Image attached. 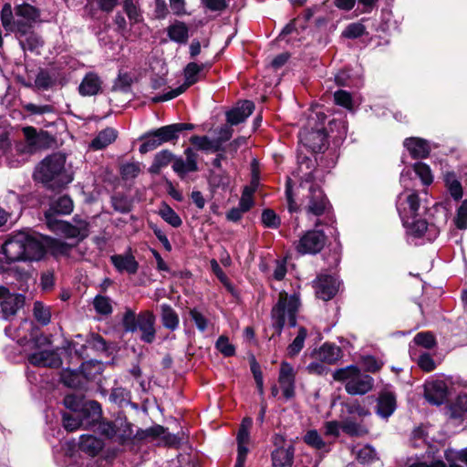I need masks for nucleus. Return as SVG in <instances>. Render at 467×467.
I'll return each instance as SVG.
<instances>
[{"mask_svg":"<svg viewBox=\"0 0 467 467\" xmlns=\"http://www.w3.org/2000/svg\"><path fill=\"white\" fill-rule=\"evenodd\" d=\"M28 361L30 364L36 367L49 368H58L62 363L59 355L50 349H44L30 354L28 356Z\"/></svg>","mask_w":467,"mask_h":467,"instance_id":"a211bd4d","label":"nucleus"},{"mask_svg":"<svg viewBox=\"0 0 467 467\" xmlns=\"http://www.w3.org/2000/svg\"><path fill=\"white\" fill-rule=\"evenodd\" d=\"M161 308V321L162 325L171 330H175L179 326V317L175 310L167 304H163Z\"/></svg>","mask_w":467,"mask_h":467,"instance_id":"72a5a7b5","label":"nucleus"},{"mask_svg":"<svg viewBox=\"0 0 467 467\" xmlns=\"http://www.w3.org/2000/svg\"><path fill=\"white\" fill-rule=\"evenodd\" d=\"M190 142L199 150L213 152L220 150V141L207 136H192Z\"/></svg>","mask_w":467,"mask_h":467,"instance_id":"473e14b6","label":"nucleus"},{"mask_svg":"<svg viewBox=\"0 0 467 467\" xmlns=\"http://www.w3.org/2000/svg\"><path fill=\"white\" fill-rule=\"evenodd\" d=\"M102 80L94 72H88L83 78L78 86V92L81 96H95L101 90Z\"/></svg>","mask_w":467,"mask_h":467,"instance_id":"b1692460","label":"nucleus"},{"mask_svg":"<svg viewBox=\"0 0 467 467\" xmlns=\"http://www.w3.org/2000/svg\"><path fill=\"white\" fill-rule=\"evenodd\" d=\"M102 417L100 404L95 400L86 401L77 416L69 413L63 415V426L68 431H74L82 427L91 429L93 424Z\"/></svg>","mask_w":467,"mask_h":467,"instance_id":"0eeeda50","label":"nucleus"},{"mask_svg":"<svg viewBox=\"0 0 467 467\" xmlns=\"http://www.w3.org/2000/svg\"><path fill=\"white\" fill-rule=\"evenodd\" d=\"M254 188L252 186H245L242 197L239 202V207L242 208L243 212H247L254 204L253 194Z\"/></svg>","mask_w":467,"mask_h":467,"instance_id":"603ef678","label":"nucleus"},{"mask_svg":"<svg viewBox=\"0 0 467 467\" xmlns=\"http://www.w3.org/2000/svg\"><path fill=\"white\" fill-rule=\"evenodd\" d=\"M110 261L119 272L134 275L139 269V263L131 254H114Z\"/></svg>","mask_w":467,"mask_h":467,"instance_id":"a878e982","label":"nucleus"},{"mask_svg":"<svg viewBox=\"0 0 467 467\" xmlns=\"http://www.w3.org/2000/svg\"><path fill=\"white\" fill-rule=\"evenodd\" d=\"M278 383L286 400L295 396L296 372L293 366L286 361L281 363Z\"/></svg>","mask_w":467,"mask_h":467,"instance_id":"2eb2a0df","label":"nucleus"},{"mask_svg":"<svg viewBox=\"0 0 467 467\" xmlns=\"http://www.w3.org/2000/svg\"><path fill=\"white\" fill-rule=\"evenodd\" d=\"M62 381L70 388H78L82 384V377L78 372L67 370L62 374Z\"/></svg>","mask_w":467,"mask_h":467,"instance_id":"864d4df0","label":"nucleus"},{"mask_svg":"<svg viewBox=\"0 0 467 467\" xmlns=\"http://www.w3.org/2000/svg\"><path fill=\"white\" fill-rule=\"evenodd\" d=\"M73 211V202L67 196H60L57 200L52 202L50 208L45 213L47 223L49 226L55 222L53 216L55 214H68Z\"/></svg>","mask_w":467,"mask_h":467,"instance_id":"5701e85b","label":"nucleus"},{"mask_svg":"<svg viewBox=\"0 0 467 467\" xmlns=\"http://www.w3.org/2000/svg\"><path fill=\"white\" fill-rule=\"evenodd\" d=\"M352 454L355 455L360 462H369L376 457L375 450L369 445L353 447Z\"/></svg>","mask_w":467,"mask_h":467,"instance_id":"a19ab883","label":"nucleus"},{"mask_svg":"<svg viewBox=\"0 0 467 467\" xmlns=\"http://www.w3.org/2000/svg\"><path fill=\"white\" fill-rule=\"evenodd\" d=\"M262 222L269 228H277L280 225V218L273 210H265L263 212Z\"/></svg>","mask_w":467,"mask_h":467,"instance_id":"680f3d73","label":"nucleus"},{"mask_svg":"<svg viewBox=\"0 0 467 467\" xmlns=\"http://www.w3.org/2000/svg\"><path fill=\"white\" fill-rule=\"evenodd\" d=\"M118 137V131L113 128H106L100 130L92 140L89 148L94 150H103L113 143Z\"/></svg>","mask_w":467,"mask_h":467,"instance_id":"cd10ccee","label":"nucleus"},{"mask_svg":"<svg viewBox=\"0 0 467 467\" xmlns=\"http://www.w3.org/2000/svg\"><path fill=\"white\" fill-rule=\"evenodd\" d=\"M98 425V431L101 435L109 439H117L119 441H123L131 435V431L127 422L122 420L117 422L101 421V418L93 424V427Z\"/></svg>","mask_w":467,"mask_h":467,"instance_id":"f8f14e48","label":"nucleus"},{"mask_svg":"<svg viewBox=\"0 0 467 467\" xmlns=\"http://www.w3.org/2000/svg\"><path fill=\"white\" fill-rule=\"evenodd\" d=\"M186 160L177 158L173 161L172 169L181 177H183L188 172L196 171L198 170L197 165V154L192 148H187L184 151Z\"/></svg>","mask_w":467,"mask_h":467,"instance_id":"aec40b11","label":"nucleus"},{"mask_svg":"<svg viewBox=\"0 0 467 467\" xmlns=\"http://www.w3.org/2000/svg\"><path fill=\"white\" fill-rule=\"evenodd\" d=\"M33 314L35 318L42 325H47L50 322V310L41 302H35L33 307Z\"/></svg>","mask_w":467,"mask_h":467,"instance_id":"49530a36","label":"nucleus"},{"mask_svg":"<svg viewBox=\"0 0 467 467\" xmlns=\"http://www.w3.org/2000/svg\"><path fill=\"white\" fill-rule=\"evenodd\" d=\"M403 145L413 159H424L431 152L428 141L420 138H408L404 140Z\"/></svg>","mask_w":467,"mask_h":467,"instance_id":"4be33fe9","label":"nucleus"},{"mask_svg":"<svg viewBox=\"0 0 467 467\" xmlns=\"http://www.w3.org/2000/svg\"><path fill=\"white\" fill-rule=\"evenodd\" d=\"M334 100L337 105L342 106L348 109H352V97L350 93L345 90H337L334 93Z\"/></svg>","mask_w":467,"mask_h":467,"instance_id":"4d7b16f0","label":"nucleus"},{"mask_svg":"<svg viewBox=\"0 0 467 467\" xmlns=\"http://www.w3.org/2000/svg\"><path fill=\"white\" fill-rule=\"evenodd\" d=\"M444 181L451 195L459 200L462 196V188L455 174L448 172L444 175Z\"/></svg>","mask_w":467,"mask_h":467,"instance_id":"79ce46f5","label":"nucleus"},{"mask_svg":"<svg viewBox=\"0 0 467 467\" xmlns=\"http://www.w3.org/2000/svg\"><path fill=\"white\" fill-rule=\"evenodd\" d=\"M140 172V164L139 162H127L121 165L120 174L124 180H132Z\"/></svg>","mask_w":467,"mask_h":467,"instance_id":"09e8293b","label":"nucleus"},{"mask_svg":"<svg viewBox=\"0 0 467 467\" xmlns=\"http://www.w3.org/2000/svg\"><path fill=\"white\" fill-rule=\"evenodd\" d=\"M192 129L193 125L190 123H174L161 127L154 131L158 136V140H160L162 145L166 142L177 140L181 132Z\"/></svg>","mask_w":467,"mask_h":467,"instance_id":"6ab92c4d","label":"nucleus"},{"mask_svg":"<svg viewBox=\"0 0 467 467\" xmlns=\"http://www.w3.org/2000/svg\"><path fill=\"white\" fill-rule=\"evenodd\" d=\"M254 109V104L250 100H244L226 112V120L231 125H238L244 122L253 113Z\"/></svg>","mask_w":467,"mask_h":467,"instance_id":"412c9836","label":"nucleus"},{"mask_svg":"<svg viewBox=\"0 0 467 467\" xmlns=\"http://www.w3.org/2000/svg\"><path fill=\"white\" fill-rule=\"evenodd\" d=\"M252 420L245 418L243 420L240 429L237 433V443H248L249 442V430L252 426Z\"/></svg>","mask_w":467,"mask_h":467,"instance_id":"bf43d9fd","label":"nucleus"},{"mask_svg":"<svg viewBox=\"0 0 467 467\" xmlns=\"http://www.w3.org/2000/svg\"><path fill=\"white\" fill-rule=\"evenodd\" d=\"M315 114L316 118L320 120V123L316 127H312L311 122L315 118L311 115L308 120L309 127L302 129L299 132V140L313 152H317L322 150L326 145L327 135L324 129L326 116L324 113L316 112Z\"/></svg>","mask_w":467,"mask_h":467,"instance_id":"6e6552de","label":"nucleus"},{"mask_svg":"<svg viewBox=\"0 0 467 467\" xmlns=\"http://www.w3.org/2000/svg\"><path fill=\"white\" fill-rule=\"evenodd\" d=\"M447 384L441 379L428 381L424 385V396L431 404L440 405L443 403L447 398Z\"/></svg>","mask_w":467,"mask_h":467,"instance_id":"dca6fc26","label":"nucleus"},{"mask_svg":"<svg viewBox=\"0 0 467 467\" xmlns=\"http://www.w3.org/2000/svg\"><path fill=\"white\" fill-rule=\"evenodd\" d=\"M49 246L55 255H69L74 245L58 239L44 240L41 236L26 232H18L9 237L2 250L8 262L39 261Z\"/></svg>","mask_w":467,"mask_h":467,"instance_id":"f257e3e1","label":"nucleus"},{"mask_svg":"<svg viewBox=\"0 0 467 467\" xmlns=\"http://www.w3.org/2000/svg\"><path fill=\"white\" fill-rule=\"evenodd\" d=\"M285 194L288 211L296 213L302 207L316 227L322 223L319 217L330 211V203L321 188L314 182L311 172L295 190L290 185V180L287 181Z\"/></svg>","mask_w":467,"mask_h":467,"instance_id":"f03ea898","label":"nucleus"},{"mask_svg":"<svg viewBox=\"0 0 467 467\" xmlns=\"http://www.w3.org/2000/svg\"><path fill=\"white\" fill-rule=\"evenodd\" d=\"M413 170L424 184L429 185L432 182L433 176L427 164L423 162H417L414 164Z\"/></svg>","mask_w":467,"mask_h":467,"instance_id":"de8ad7c7","label":"nucleus"},{"mask_svg":"<svg viewBox=\"0 0 467 467\" xmlns=\"http://www.w3.org/2000/svg\"><path fill=\"white\" fill-rule=\"evenodd\" d=\"M103 441L93 435H82L80 437L79 448L88 455H97L103 448Z\"/></svg>","mask_w":467,"mask_h":467,"instance_id":"2f4dec72","label":"nucleus"},{"mask_svg":"<svg viewBox=\"0 0 467 467\" xmlns=\"http://www.w3.org/2000/svg\"><path fill=\"white\" fill-rule=\"evenodd\" d=\"M123 9L131 25L140 23L143 20L140 9L133 0H124Z\"/></svg>","mask_w":467,"mask_h":467,"instance_id":"4c0bfd02","label":"nucleus"},{"mask_svg":"<svg viewBox=\"0 0 467 467\" xmlns=\"http://www.w3.org/2000/svg\"><path fill=\"white\" fill-rule=\"evenodd\" d=\"M343 406L346 409V411L348 414L357 415L360 418L367 417V416L370 415L369 410L368 408H366L364 405H362L358 400L345 402V403H343Z\"/></svg>","mask_w":467,"mask_h":467,"instance_id":"a18cd8bd","label":"nucleus"},{"mask_svg":"<svg viewBox=\"0 0 467 467\" xmlns=\"http://www.w3.org/2000/svg\"><path fill=\"white\" fill-rule=\"evenodd\" d=\"M202 5L213 12H222L227 8L226 0H201Z\"/></svg>","mask_w":467,"mask_h":467,"instance_id":"774afa93","label":"nucleus"},{"mask_svg":"<svg viewBox=\"0 0 467 467\" xmlns=\"http://www.w3.org/2000/svg\"><path fill=\"white\" fill-rule=\"evenodd\" d=\"M317 357L320 361L334 364L342 357L341 348L334 344L325 343L318 350Z\"/></svg>","mask_w":467,"mask_h":467,"instance_id":"7c9ffc66","label":"nucleus"},{"mask_svg":"<svg viewBox=\"0 0 467 467\" xmlns=\"http://www.w3.org/2000/svg\"><path fill=\"white\" fill-rule=\"evenodd\" d=\"M41 12L27 3L16 5L14 10L9 3L3 5L0 15L1 24L6 33L25 35L34 24L40 22Z\"/></svg>","mask_w":467,"mask_h":467,"instance_id":"20e7f679","label":"nucleus"},{"mask_svg":"<svg viewBox=\"0 0 467 467\" xmlns=\"http://www.w3.org/2000/svg\"><path fill=\"white\" fill-rule=\"evenodd\" d=\"M35 85L43 89H47L52 85V78L47 71L40 70L36 77Z\"/></svg>","mask_w":467,"mask_h":467,"instance_id":"338daca9","label":"nucleus"},{"mask_svg":"<svg viewBox=\"0 0 467 467\" xmlns=\"http://www.w3.org/2000/svg\"><path fill=\"white\" fill-rule=\"evenodd\" d=\"M141 139L144 140V142L140 146L139 150L142 154L151 151L161 145L154 130L146 133Z\"/></svg>","mask_w":467,"mask_h":467,"instance_id":"37998d69","label":"nucleus"},{"mask_svg":"<svg viewBox=\"0 0 467 467\" xmlns=\"http://www.w3.org/2000/svg\"><path fill=\"white\" fill-rule=\"evenodd\" d=\"M306 336V329L305 327H300L297 336L287 348V352L290 357H294L301 351V349L304 348Z\"/></svg>","mask_w":467,"mask_h":467,"instance_id":"c03bdc74","label":"nucleus"},{"mask_svg":"<svg viewBox=\"0 0 467 467\" xmlns=\"http://www.w3.org/2000/svg\"><path fill=\"white\" fill-rule=\"evenodd\" d=\"M137 329L141 332L140 339L146 343H152L155 339V317L150 311H144L138 315Z\"/></svg>","mask_w":467,"mask_h":467,"instance_id":"f3484780","label":"nucleus"},{"mask_svg":"<svg viewBox=\"0 0 467 467\" xmlns=\"http://www.w3.org/2000/svg\"><path fill=\"white\" fill-rule=\"evenodd\" d=\"M88 223L78 217L73 218V223L66 221H56L50 227H55L65 237L77 239L78 242L85 239L88 235Z\"/></svg>","mask_w":467,"mask_h":467,"instance_id":"9b49d317","label":"nucleus"},{"mask_svg":"<svg viewBox=\"0 0 467 467\" xmlns=\"http://www.w3.org/2000/svg\"><path fill=\"white\" fill-rule=\"evenodd\" d=\"M94 308L101 315H109L112 312V306L109 297L97 296L93 301Z\"/></svg>","mask_w":467,"mask_h":467,"instance_id":"8fccbe9b","label":"nucleus"},{"mask_svg":"<svg viewBox=\"0 0 467 467\" xmlns=\"http://www.w3.org/2000/svg\"><path fill=\"white\" fill-rule=\"evenodd\" d=\"M317 297L327 301L334 297L338 291V280L330 275L321 274L313 282Z\"/></svg>","mask_w":467,"mask_h":467,"instance_id":"ddd939ff","label":"nucleus"},{"mask_svg":"<svg viewBox=\"0 0 467 467\" xmlns=\"http://www.w3.org/2000/svg\"><path fill=\"white\" fill-rule=\"evenodd\" d=\"M16 37L19 41L23 50H29L31 52H38V49L43 46V39L31 29L28 30L25 35L20 36L15 34Z\"/></svg>","mask_w":467,"mask_h":467,"instance_id":"c85d7f7f","label":"nucleus"},{"mask_svg":"<svg viewBox=\"0 0 467 467\" xmlns=\"http://www.w3.org/2000/svg\"><path fill=\"white\" fill-rule=\"evenodd\" d=\"M189 315L198 330L204 332L207 329L209 321L197 308L190 309Z\"/></svg>","mask_w":467,"mask_h":467,"instance_id":"13d9d810","label":"nucleus"},{"mask_svg":"<svg viewBox=\"0 0 467 467\" xmlns=\"http://www.w3.org/2000/svg\"><path fill=\"white\" fill-rule=\"evenodd\" d=\"M34 177L52 190H59L73 181L72 171L66 167V156L61 153L46 157L36 168Z\"/></svg>","mask_w":467,"mask_h":467,"instance_id":"7ed1b4c3","label":"nucleus"},{"mask_svg":"<svg viewBox=\"0 0 467 467\" xmlns=\"http://www.w3.org/2000/svg\"><path fill=\"white\" fill-rule=\"evenodd\" d=\"M24 109L31 114L42 115L53 112L51 105H36L34 103H27L23 106Z\"/></svg>","mask_w":467,"mask_h":467,"instance_id":"69168bd1","label":"nucleus"},{"mask_svg":"<svg viewBox=\"0 0 467 467\" xmlns=\"http://www.w3.org/2000/svg\"><path fill=\"white\" fill-rule=\"evenodd\" d=\"M341 430L350 436H363L368 432V428L350 419L342 420Z\"/></svg>","mask_w":467,"mask_h":467,"instance_id":"c9c22d12","label":"nucleus"},{"mask_svg":"<svg viewBox=\"0 0 467 467\" xmlns=\"http://www.w3.org/2000/svg\"><path fill=\"white\" fill-rule=\"evenodd\" d=\"M396 410V396L389 391H383L378 399L377 413L382 418H389Z\"/></svg>","mask_w":467,"mask_h":467,"instance_id":"bb28decb","label":"nucleus"},{"mask_svg":"<svg viewBox=\"0 0 467 467\" xmlns=\"http://www.w3.org/2000/svg\"><path fill=\"white\" fill-rule=\"evenodd\" d=\"M414 342L419 346L424 347L425 348H431L435 345V338L430 332H421L415 336Z\"/></svg>","mask_w":467,"mask_h":467,"instance_id":"052dcab7","label":"nucleus"},{"mask_svg":"<svg viewBox=\"0 0 467 467\" xmlns=\"http://www.w3.org/2000/svg\"><path fill=\"white\" fill-rule=\"evenodd\" d=\"M24 302L25 297L22 295L13 294L7 290V295H5V298L2 301L0 306L3 317L8 319L15 316L17 310L23 306Z\"/></svg>","mask_w":467,"mask_h":467,"instance_id":"393cba45","label":"nucleus"},{"mask_svg":"<svg viewBox=\"0 0 467 467\" xmlns=\"http://www.w3.org/2000/svg\"><path fill=\"white\" fill-rule=\"evenodd\" d=\"M304 441L317 450L325 451L329 450L328 445L323 441L320 434L316 430L308 431L304 436Z\"/></svg>","mask_w":467,"mask_h":467,"instance_id":"58836bf2","label":"nucleus"},{"mask_svg":"<svg viewBox=\"0 0 467 467\" xmlns=\"http://www.w3.org/2000/svg\"><path fill=\"white\" fill-rule=\"evenodd\" d=\"M455 224L459 229L467 228V200H464L457 211Z\"/></svg>","mask_w":467,"mask_h":467,"instance_id":"e2e57ef3","label":"nucleus"},{"mask_svg":"<svg viewBox=\"0 0 467 467\" xmlns=\"http://www.w3.org/2000/svg\"><path fill=\"white\" fill-rule=\"evenodd\" d=\"M188 26L182 22H176L168 28L169 37L178 43H186L189 38Z\"/></svg>","mask_w":467,"mask_h":467,"instance_id":"f704fd0d","label":"nucleus"},{"mask_svg":"<svg viewBox=\"0 0 467 467\" xmlns=\"http://www.w3.org/2000/svg\"><path fill=\"white\" fill-rule=\"evenodd\" d=\"M333 379L345 382V389L350 395H364L370 391L374 385L372 377L362 373L356 366L336 369Z\"/></svg>","mask_w":467,"mask_h":467,"instance_id":"39448f33","label":"nucleus"},{"mask_svg":"<svg viewBox=\"0 0 467 467\" xmlns=\"http://www.w3.org/2000/svg\"><path fill=\"white\" fill-rule=\"evenodd\" d=\"M365 26L361 23L349 24L342 33V36L347 38H357L364 35Z\"/></svg>","mask_w":467,"mask_h":467,"instance_id":"6e6d98bb","label":"nucleus"},{"mask_svg":"<svg viewBox=\"0 0 467 467\" xmlns=\"http://www.w3.org/2000/svg\"><path fill=\"white\" fill-rule=\"evenodd\" d=\"M327 236L322 231L309 230L296 243V250L301 254H318L325 246Z\"/></svg>","mask_w":467,"mask_h":467,"instance_id":"9d476101","label":"nucleus"},{"mask_svg":"<svg viewBox=\"0 0 467 467\" xmlns=\"http://www.w3.org/2000/svg\"><path fill=\"white\" fill-rule=\"evenodd\" d=\"M160 216L172 227L178 228L182 221L178 213L168 204H162L159 211Z\"/></svg>","mask_w":467,"mask_h":467,"instance_id":"e433bc0d","label":"nucleus"},{"mask_svg":"<svg viewBox=\"0 0 467 467\" xmlns=\"http://www.w3.org/2000/svg\"><path fill=\"white\" fill-rule=\"evenodd\" d=\"M137 317L138 316L133 310L126 309L122 318V324L126 331L134 332L137 330Z\"/></svg>","mask_w":467,"mask_h":467,"instance_id":"5fc2aeb1","label":"nucleus"},{"mask_svg":"<svg viewBox=\"0 0 467 467\" xmlns=\"http://www.w3.org/2000/svg\"><path fill=\"white\" fill-rule=\"evenodd\" d=\"M299 306L297 295L288 296L285 292L279 294L278 302L272 309L273 326L278 334L281 333L285 324L290 327L296 326Z\"/></svg>","mask_w":467,"mask_h":467,"instance_id":"423d86ee","label":"nucleus"},{"mask_svg":"<svg viewBox=\"0 0 467 467\" xmlns=\"http://www.w3.org/2000/svg\"><path fill=\"white\" fill-rule=\"evenodd\" d=\"M172 153L167 150L158 152L154 157L150 171L152 173L159 172L162 167L167 166L172 161Z\"/></svg>","mask_w":467,"mask_h":467,"instance_id":"ea45409f","label":"nucleus"},{"mask_svg":"<svg viewBox=\"0 0 467 467\" xmlns=\"http://www.w3.org/2000/svg\"><path fill=\"white\" fill-rule=\"evenodd\" d=\"M210 67L211 64L209 63H202L201 65L194 62L189 63L184 68V83L163 95L153 97L151 101L158 103L167 101L178 97L179 95L185 92L188 88L197 83L202 78V72L204 69H208Z\"/></svg>","mask_w":467,"mask_h":467,"instance_id":"1a4fd4ad","label":"nucleus"},{"mask_svg":"<svg viewBox=\"0 0 467 467\" xmlns=\"http://www.w3.org/2000/svg\"><path fill=\"white\" fill-rule=\"evenodd\" d=\"M405 201L408 204L410 216H416L420 208V199L418 194L415 192H408Z\"/></svg>","mask_w":467,"mask_h":467,"instance_id":"0e129e2a","label":"nucleus"},{"mask_svg":"<svg viewBox=\"0 0 467 467\" xmlns=\"http://www.w3.org/2000/svg\"><path fill=\"white\" fill-rule=\"evenodd\" d=\"M215 347L225 357H232L235 354L234 346L230 343L229 338L225 336L219 337Z\"/></svg>","mask_w":467,"mask_h":467,"instance_id":"3c124183","label":"nucleus"},{"mask_svg":"<svg viewBox=\"0 0 467 467\" xmlns=\"http://www.w3.org/2000/svg\"><path fill=\"white\" fill-rule=\"evenodd\" d=\"M23 133L30 151L47 149L50 147L54 141L53 137L47 131L37 132L34 127H25Z\"/></svg>","mask_w":467,"mask_h":467,"instance_id":"4468645a","label":"nucleus"},{"mask_svg":"<svg viewBox=\"0 0 467 467\" xmlns=\"http://www.w3.org/2000/svg\"><path fill=\"white\" fill-rule=\"evenodd\" d=\"M294 447L275 449L272 452L273 467H292L294 462Z\"/></svg>","mask_w":467,"mask_h":467,"instance_id":"c756f323","label":"nucleus"}]
</instances>
